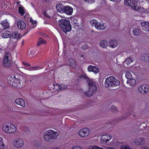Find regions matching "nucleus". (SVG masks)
Listing matches in <instances>:
<instances>
[{"label": "nucleus", "instance_id": "obj_28", "mask_svg": "<svg viewBox=\"0 0 149 149\" xmlns=\"http://www.w3.org/2000/svg\"><path fill=\"white\" fill-rule=\"evenodd\" d=\"M100 45L103 48H106L108 45L107 42L105 40L101 41L99 43Z\"/></svg>", "mask_w": 149, "mask_h": 149}, {"label": "nucleus", "instance_id": "obj_42", "mask_svg": "<svg viewBox=\"0 0 149 149\" xmlns=\"http://www.w3.org/2000/svg\"><path fill=\"white\" fill-rule=\"evenodd\" d=\"M30 22L32 23L34 26L33 27H36V22L35 21L33 20L31 18L30 19Z\"/></svg>", "mask_w": 149, "mask_h": 149}, {"label": "nucleus", "instance_id": "obj_22", "mask_svg": "<svg viewBox=\"0 0 149 149\" xmlns=\"http://www.w3.org/2000/svg\"><path fill=\"white\" fill-rule=\"evenodd\" d=\"M141 59L146 62H149V54L146 53L143 54L141 56Z\"/></svg>", "mask_w": 149, "mask_h": 149}, {"label": "nucleus", "instance_id": "obj_19", "mask_svg": "<svg viewBox=\"0 0 149 149\" xmlns=\"http://www.w3.org/2000/svg\"><path fill=\"white\" fill-rule=\"evenodd\" d=\"M142 29L145 31H149V23L148 22H144L141 24Z\"/></svg>", "mask_w": 149, "mask_h": 149}, {"label": "nucleus", "instance_id": "obj_13", "mask_svg": "<svg viewBox=\"0 0 149 149\" xmlns=\"http://www.w3.org/2000/svg\"><path fill=\"white\" fill-rule=\"evenodd\" d=\"M118 45L117 41L114 39L109 40L108 42V46L112 48L116 47Z\"/></svg>", "mask_w": 149, "mask_h": 149}, {"label": "nucleus", "instance_id": "obj_25", "mask_svg": "<svg viewBox=\"0 0 149 149\" xmlns=\"http://www.w3.org/2000/svg\"><path fill=\"white\" fill-rule=\"evenodd\" d=\"M47 41L42 38H39L37 42V45L39 46L42 44H45L47 43Z\"/></svg>", "mask_w": 149, "mask_h": 149}, {"label": "nucleus", "instance_id": "obj_61", "mask_svg": "<svg viewBox=\"0 0 149 149\" xmlns=\"http://www.w3.org/2000/svg\"><path fill=\"white\" fill-rule=\"evenodd\" d=\"M38 68V67H34L33 68Z\"/></svg>", "mask_w": 149, "mask_h": 149}, {"label": "nucleus", "instance_id": "obj_11", "mask_svg": "<svg viewBox=\"0 0 149 149\" xmlns=\"http://www.w3.org/2000/svg\"><path fill=\"white\" fill-rule=\"evenodd\" d=\"M15 81L13 84H15V85L13 84H12V86H13L15 87H20L21 86H22L21 87H22L23 86L24 83L25 82V81H22V80H21V81H20L19 79L16 78H15Z\"/></svg>", "mask_w": 149, "mask_h": 149}, {"label": "nucleus", "instance_id": "obj_20", "mask_svg": "<svg viewBox=\"0 0 149 149\" xmlns=\"http://www.w3.org/2000/svg\"><path fill=\"white\" fill-rule=\"evenodd\" d=\"M15 103L19 105L22 107H24L25 106L24 101L21 98L16 99L15 101Z\"/></svg>", "mask_w": 149, "mask_h": 149}, {"label": "nucleus", "instance_id": "obj_33", "mask_svg": "<svg viewBox=\"0 0 149 149\" xmlns=\"http://www.w3.org/2000/svg\"><path fill=\"white\" fill-rule=\"evenodd\" d=\"M133 61L132 58L129 57L126 59L125 62L128 65L132 63Z\"/></svg>", "mask_w": 149, "mask_h": 149}, {"label": "nucleus", "instance_id": "obj_7", "mask_svg": "<svg viewBox=\"0 0 149 149\" xmlns=\"http://www.w3.org/2000/svg\"><path fill=\"white\" fill-rule=\"evenodd\" d=\"M90 133V131L88 128H84L80 129L78 134L81 137L84 138L88 136Z\"/></svg>", "mask_w": 149, "mask_h": 149}, {"label": "nucleus", "instance_id": "obj_48", "mask_svg": "<svg viewBox=\"0 0 149 149\" xmlns=\"http://www.w3.org/2000/svg\"><path fill=\"white\" fill-rule=\"evenodd\" d=\"M90 23L91 24V26H93V20H91L90 21Z\"/></svg>", "mask_w": 149, "mask_h": 149}, {"label": "nucleus", "instance_id": "obj_43", "mask_svg": "<svg viewBox=\"0 0 149 149\" xmlns=\"http://www.w3.org/2000/svg\"><path fill=\"white\" fill-rule=\"evenodd\" d=\"M111 110L113 112H115L117 110V109L115 106H113L111 107Z\"/></svg>", "mask_w": 149, "mask_h": 149}, {"label": "nucleus", "instance_id": "obj_23", "mask_svg": "<svg viewBox=\"0 0 149 149\" xmlns=\"http://www.w3.org/2000/svg\"><path fill=\"white\" fill-rule=\"evenodd\" d=\"M127 83L129 86H133L136 84V80L132 78L129 79L127 81Z\"/></svg>", "mask_w": 149, "mask_h": 149}, {"label": "nucleus", "instance_id": "obj_47", "mask_svg": "<svg viewBox=\"0 0 149 149\" xmlns=\"http://www.w3.org/2000/svg\"><path fill=\"white\" fill-rule=\"evenodd\" d=\"M97 89V86L94 85V91H96Z\"/></svg>", "mask_w": 149, "mask_h": 149}, {"label": "nucleus", "instance_id": "obj_4", "mask_svg": "<svg viewBox=\"0 0 149 149\" xmlns=\"http://www.w3.org/2000/svg\"><path fill=\"white\" fill-rule=\"evenodd\" d=\"M59 26L65 32L69 31L71 29L69 21L65 19H62L58 21Z\"/></svg>", "mask_w": 149, "mask_h": 149}, {"label": "nucleus", "instance_id": "obj_21", "mask_svg": "<svg viewBox=\"0 0 149 149\" xmlns=\"http://www.w3.org/2000/svg\"><path fill=\"white\" fill-rule=\"evenodd\" d=\"M56 8L58 12L63 13V6L61 4H58L56 5Z\"/></svg>", "mask_w": 149, "mask_h": 149}, {"label": "nucleus", "instance_id": "obj_1", "mask_svg": "<svg viewBox=\"0 0 149 149\" xmlns=\"http://www.w3.org/2000/svg\"><path fill=\"white\" fill-rule=\"evenodd\" d=\"M104 86L106 88L118 86L120 84L119 81L113 76L107 77L106 79Z\"/></svg>", "mask_w": 149, "mask_h": 149}, {"label": "nucleus", "instance_id": "obj_24", "mask_svg": "<svg viewBox=\"0 0 149 149\" xmlns=\"http://www.w3.org/2000/svg\"><path fill=\"white\" fill-rule=\"evenodd\" d=\"M1 24L3 26L4 29L8 28L9 26V23L6 20L2 21L1 22Z\"/></svg>", "mask_w": 149, "mask_h": 149}, {"label": "nucleus", "instance_id": "obj_29", "mask_svg": "<svg viewBox=\"0 0 149 149\" xmlns=\"http://www.w3.org/2000/svg\"><path fill=\"white\" fill-rule=\"evenodd\" d=\"M68 62L70 65L72 67H75L76 66V63L74 60L73 59H69Z\"/></svg>", "mask_w": 149, "mask_h": 149}, {"label": "nucleus", "instance_id": "obj_53", "mask_svg": "<svg viewBox=\"0 0 149 149\" xmlns=\"http://www.w3.org/2000/svg\"><path fill=\"white\" fill-rule=\"evenodd\" d=\"M51 0H45V2L46 3H48Z\"/></svg>", "mask_w": 149, "mask_h": 149}, {"label": "nucleus", "instance_id": "obj_35", "mask_svg": "<svg viewBox=\"0 0 149 149\" xmlns=\"http://www.w3.org/2000/svg\"><path fill=\"white\" fill-rule=\"evenodd\" d=\"M124 5L127 6H130L132 1L131 0H124Z\"/></svg>", "mask_w": 149, "mask_h": 149}, {"label": "nucleus", "instance_id": "obj_15", "mask_svg": "<svg viewBox=\"0 0 149 149\" xmlns=\"http://www.w3.org/2000/svg\"><path fill=\"white\" fill-rule=\"evenodd\" d=\"M68 86L66 85L63 84H58L54 85V88L53 89L54 91H58L61 90H63L67 88Z\"/></svg>", "mask_w": 149, "mask_h": 149}, {"label": "nucleus", "instance_id": "obj_9", "mask_svg": "<svg viewBox=\"0 0 149 149\" xmlns=\"http://www.w3.org/2000/svg\"><path fill=\"white\" fill-rule=\"evenodd\" d=\"M138 90L140 93L146 94L149 92V86L146 84L140 86L138 87Z\"/></svg>", "mask_w": 149, "mask_h": 149}, {"label": "nucleus", "instance_id": "obj_14", "mask_svg": "<svg viewBox=\"0 0 149 149\" xmlns=\"http://www.w3.org/2000/svg\"><path fill=\"white\" fill-rule=\"evenodd\" d=\"M17 26L18 29L22 30L26 27V24L23 21L19 20L17 22Z\"/></svg>", "mask_w": 149, "mask_h": 149}, {"label": "nucleus", "instance_id": "obj_17", "mask_svg": "<svg viewBox=\"0 0 149 149\" xmlns=\"http://www.w3.org/2000/svg\"><path fill=\"white\" fill-rule=\"evenodd\" d=\"M139 3L135 0H132L130 6L132 8L135 10H138L140 8Z\"/></svg>", "mask_w": 149, "mask_h": 149}, {"label": "nucleus", "instance_id": "obj_62", "mask_svg": "<svg viewBox=\"0 0 149 149\" xmlns=\"http://www.w3.org/2000/svg\"><path fill=\"white\" fill-rule=\"evenodd\" d=\"M41 68H38V69H41Z\"/></svg>", "mask_w": 149, "mask_h": 149}, {"label": "nucleus", "instance_id": "obj_32", "mask_svg": "<svg viewBox=\"0 0 149 149\" xmlns=\"http://www.w3.org/2000/svg\"><path fill=\"white\" fill-rule=\"evenodd\" d=\"M80 78L81 79H85L87 80L88 84L89 81L90 80H92L93 82V79H90L86 74H85V75H82L81 76Z\"/></svg>", "mask_w": 149, "mask_h": 149}, {"label": "nucleus", "instance_id": "obj_40", "mask_svg": "<svg viewBox=\"0 0 149 149\" xmlns=\"http://www.w3.org/2000/svg\"><path fill=\"white\" fill-rule=\"evenodd\" d=\"M120 149H131L130 146L127 145H123L120 147Z\"/></svg>", "mask_w": 149, "mask_h": 149}, {"label": "nucleus", "instance_id": "obj_26", "mask_svg": "<svg viewBox=\"0 0 149 149\" xmlns=\"http://www.w3.org/2000/svg\"><path fill=\"white\" fill-rule=\"evenodd\" d=\"M133 33L135 36H138L141 34V31L138 27H137L134 29Z\"/></svg>", "mask_w": 149, "mask_h": 149}, {"label": "nucleus", "instance_id": "obj_59", "mask_svg": "<svg viewBox=\"0 0 149 149\" xmlns=\"http://www.w3.org/2000/svg\"><path fill=\"white\" fill-rule=\"evenodd\" d=\"M2 51V49L0 48V53Z\"/></svg>", "mask_w": 149, "mask_h": 149}, {"label": "nucleus", "instance_id": "obj_39", "mask_svg": "<svg viewBox=\"0 0 149 149\" xmlns=\"http://www.w3.org/2000/svg\"><path fill=\"white\" fill-rule=\"evenodd\" d=\"M88 72H93V66L92 65H90L88 67Z\"/></svg>", "mask_w": 149, "mask_h": 149}, {"label": "nucleus", "instance_id": "obj_60", "mask_svg": "<svg viewBox=\"0 0 149 149\" xmlns=\"http://www.w3.org/2000/svg\"><path fill=\"white\" fill-rule=\"evenodd\" d=\"M12 38V39L14 40V39H15L16 38Z\"/></svg>", "mask_w": 149, "mask_h": 149}, {"label": "nucleus", "instance_id": "obj_6", "mask_svg": "<svg viewBox=\"0 0 149 149\" xmlns=\"http://www.w3.org/2000/svg\"><path fill=\"white\" fill-rule=\"evenodd\" d=\"M95 24V28L98 30H104L107 27V23L102 21L97 22L96 20L94 19V24Z\"/></svg>", "mask_w": 149, "mask_h": 149}, {"label": "nucleus", "instance_id": "obj_38", "mask_svg": "<svg viewBox=\"0 0 149 149\" xmlns=\"http://www.w3.org/2000/svg\"><path fill=\"white\" fill-rule=\"evenodd\" d=\"M37 80V77L36 76H33L31 77L30 81L32 82H34L36 81Z\"/></svg>", "mask_w": 149, "mask_h": 149}, {"label": "nucleus", "instance_id": "obj_45", "mask_svg": "<svg viewBox=\"0 0 149 149\" xmlns=\"http://www.w3.org/2000/svg\"><path fill=\"white\" fill-rule=\"evenodd\" d=\"M85 1L87 2L88 3L91 4L93 3V0H85Z\"/></svg>", "mask_w": 149, "mask_h": 149}, {"label": "nucleus", "instance_id": "obj_56", "mask_svg": "<svg viewBox=\"0 0 149 149\" xmlns=\"http://www.w3.org/2000/svg\"><path fill=\"white\" fill-rule=\"evenodd\" d=\"M42 36L44 37H47L46 36V35H45V34H43Z\"/></svg>", "mask_w": 149, "mask_h": 149}, {"label": "nucleus", "instance_id": "obj_5", "mask_svg": "<svg viewBox=\"0 0 149 149\" xmlns=\"http://www.w3.org/2000/svg\"><path fill=\"white\" fill-rule=\"evenodd\" d=\"M10 54L9 53H6L3 59L2 65L5 68H9L11 66V62L10 59Z\"/></svg>", "mask_w": 149, "mask_h": 149}, {"label": "nucleus", "instance_id": "obj_63", "mask_svg": "<svg viewBox=\"0 0 149 149\" xmlns=\"http://www.w3.org/2000/svg\"><path fill=\"white\" fill-rule=\"evenodd\" d=\"M147 149H149L148 148Z\"/></svg>", "mask_w": 149, "mask_h": 149}, {"label": "nucleus", "instance_id": "obj_10", "mask_svg": "<svg viewBox=\"0 0 149 149\" xmlns=\"http://www.w3.org/2000/svg\"><path fill=\"white\" fill-rule=\"evenodd\" d=\"M93 82L92 80H90L89 82V90L87 92L86 94V95L90 97L93 95Z\"/></svg>", "mask_w": 149, "mask_h": 149}, {"label": "nucleus", "instance_id": "obj_41", "mask_svg": "<svg viewBox=\"0 0 149 149\" xmlns=\"http://www.w3.org/2000/svg\"><path fill=\"white\" fill-rule=\"evenodd\" d=\"M99 71L98 68L94 66V73L96 74Z\"/></svg>", "mask_w": 149, "mask_h": 149}, {"label": "nucleus", "instance_id": "obj_2", "mask_svg": "<svg viewBox=\"0 0 149 149\" xmlns=\"http://www.w3.org/2000/svg\"><path fill=\"white\" fill-rule=\"evenodd\" d=\"M58 135V132L52 130H49L45 132L44 137L46 141H49L56 139Z\"/></svg>", "mask_w": 149, "mask_h": 149}, {"label": "nucleus", "instance_id": "obj_57", "mask_svg": "<svg viewBox=\"0 0 149 149\" xmlns=\"http://www.w3.org/2000/svg\"><path fill=\"white\" fill-rule=\"evenodd\" d=\"M24 40H23L22 41V45H23V44H24Z\"/></svg>", "mask_w": 149, "mask_h": 149}, {"label": "nucleus", "instance_id": "obj_3", "mask_svg": "<svg viewBox=\"0 0 149 149\" xmlns=\"http://www.w3.org/2000/svg\"><path fill=\"white\" fill-rule=\"evenodd\" d=\"M2 129L3 131L6 133L13 134L16 131V127L13 124L5 123L2 125Z\"/></svg>", "mask_w": 149, "mask_h": 149}, {"label": "nucleus", "instance_id": "obj_16", "mask_svg": "<svg viewBox=\"0 0 149 149\" xmlns=\"http://www.w3.org/2000/svg\"><path fill=\"white\" fill-rule=\"evenodd\" d=\"M134 142L136 145H141L144 144L145 140L143 138H139V139H135L134 140Z\"/></svg>", "mask_w": 149, "mask_h": 149}, {"label": "nucleus", "instance_id": "obj_55", "mask_svg": "<svg viewBox=\"0 0 149 149\" xmlns=\"http://www.w3.org/2000/svg\"><path fill=\"white\" fill-rule=\"evenodd\" d=\"M52 149H61V148L58 147H56L55 148H53Z\"/></svg>", "mask_w": 149, "mask_h": 149}, {"label": "nucleus", "instance_id": "obj_49", "mask_svg": "<svg viewBox=\"0 0 149 149\" xmlns=\"http://www.w3.org/2000/svg\"><path fill=\"white\" fill-rule=\"evenodd\" d=\"M44 14L47 17H49V15L45 12L44 13Z\"/></svg>", "mask_w": 149, "mask_h": 149}, {"label": "nucleus", "instance_id": "obj_8", "mask_svg": "<svg viewBox=\"0 0 149 149\" xmlns=\"http://www.w3.org/2000/svg\"><path fill=\"white\" fill-rule=\"evenodd\" d=\"M24 141L21 138H17L15 139L13 142L14 146L17 148H20L22 147L24 145Z\"/></svg>", "mask_w": 149, "mask_h": 149}, {"label": "nucleus", "instance_id": "obj_58", "mask_svg": "<svg viewBox=\"0 0 149 149\" xmlns=\"http://www.w3.org/2000/svg\"><path fill=\"white\" fill-rule=\"evenodd\" d=\"M84 57V55H81V57H80V58H83Z\"/></svg>", "mask_w": 149, "mask_h": 149}, {"label": "nucleus", "instance_id": "obj_31", "mask_svg": "<svg viewBox=\"0 0 149 149\" xmlns=\"http://www.w3.org/2000/svg\"><path fill=\"white\" fill-rule=\"evenodd\" d=\"M21 37L20 34L17 31H15L11 34V37Z\"/></svg>", "mask_w": 149, "mask_h": 149}, {"label": "nucleus", "instance_id": "obj_36", "mask_svg": "<svg viewBox=\"0 0 149 149\" xmlns=\"http://www.w3.org/2000/svg\"><path fill=\"white\" fill-rule=\"evenodd\" d=\"M125 75L127 79H132V75L130 72H127L125 73Z\"/></svg>", "mask_w": 149, "mask_h": 149}, {"label": "nucleus", "instance_id": "obj_27", "mask_svg": "<svg viewBox=\"0 0 149 149\" xmlns=\"http://www.w3.org/2000/svg\"><path fill=\"white\" fill-rule=\"evenodd\" d=\"M18 12L21 15H23L26 13V10L22 6H20L19 7Z\"/></svg>", "mask_w": 149, "mask_h": 149}, {"label": "nucleus", "instance_id": "obj_54", "mask_svg": "<svg viewBox=\"0 0 149 149\" xmlns=\"http://www.w3.org/2000/svg\"><path fill=\"white\" fill-rule=\"evenodd\" d=\"M30 65L29 64L27 63L25 66H29Z\"/></svg>", "mask_w": 149, "mask_h": 149}, {"label": "nucleus", "instance_id": "obj_12", "mask_svg": "<svg viewBox=\"0 0 149 149\" xmlns=\"http://www.w3.org/2000/svg\"><path fill=\"white\" fill-rule=\"evenodd\" d=\"M73 9L69 6H66L64 7L63 13L68 15H71L72 13Z\"/></svg>", "mask_w": 149, "mask_h": 149}, {"label": "nucleus", "instance_id": "obj_44", "mask_svg": "<svg viewBox=\"0 0 149 149\" xmlns=\"http://www.w3.org/2000/svg\"><path fill=\"white\" fill-rule=\"evenodd\" d=\"M71 149H82V148L79 146H75L72 147Z\"/></svg>", "mask_w": 149, "mask_h": 149}, {"label": "nucleus", "instance_id": "obj_51", "mask_svg": "<svg viewBox=\"0 0 149 149\" xmlns=\"http://www.w3.org/2000/svg\"><path fill=\"white\" fill-rule=\"evenodd\" d=\"M22 63L23 65L25 66L27 63L25 62H23Z\"/></svg>", "mask_w": 149, "mask_h": 149}, {"label": "nucleus", "instance_id": "obj_50", "mask_svg": "<svg viewBox=\"0 0 149 149\" xmlns=\"http://www.w3.org/2000/svg\"><path fill=\"white\" fill-rule=\"evenodd\" d=\"M74 24L75 25V26L74 27V28L78 29L77 28L78 26H77V24Z\"/></svg>", "mask_w": 149, "mask_h": 149}, {"label": "nucleus", "instance_id": "obj_37", "mask_svg": "<svg viewBox=\"0 0 149 149\" xmlns=\"http://www.w3.org/2000/svg\"><path fill=\"white\" fill-rule=\"evenodd\" d=\"M35 49L33 48H31L29 49V51L28 52L29 55H31L34 54L35 53Z\"/></svg>", "mask_w": 149, "mask_h": 149}, {"label": "nucleus", "instance_id": "obj_34", "mask_svg": "<svg viewBox=\"0 0 149 149\" xmlns=\"http://www.w3.org/2000/svg\"><path fill=\"white\" fill-rule=\"evenodd\" d=\"M5 148V145L3 142V139L2 137L0 136V148L3 149Z\"/></svg>", "mask_w": 149, "mask_h": 149}, {"label": "nucleus", "instance_id": "obj_52", "mask_svg": "<svg viewBox=\"0 0 149 149\" xmlns=\"http://www.w3.org/2000/svg\"><path fill=\"white\" fill-rule=\"evenodd\" d=\"M87 149H93V146H90Z\"/></svg>", "mask_w": 149, "mask_h": 149}, {"label": "nucleus", "instance_id": "obj_46", "mask_svg": "<svg viewBox=\"0 0 149 149\" xmlns=\"http://www.w3.org/2000/svg\"><path fill=\"white\" fill-rule=\"evenodd\" d=\"M88 47L87 45H85L82 47V48L83 49H88Z\"/></svg>", "mask_w": 149, "mask_h": 149}, {"label": "nucleus", "instance_id": "obj_30", "mask_svg": "<svg viewBox=\"0 0 149 149\" xmlns=\"http://www.w3.org/2000/svg\"><path fill=\"white\" fill-rule=\"evenodd\" d=\"M15 77H10L8 78V83L10 86H12V85L13 84L15 85L14 84H13L15 81Z\"/></svg>", "mask_w": 149, "mask_h": 149}, {"label": "nucleus", "instance_id": "obj_18", "mask_svg": "<svg viewBox=\"0 0 149 149\" xmlns=\"http://www.w3.org/2000/svg\"><path fill=\"white\" fill-rule=\"evenodd\" d=\"M111 136L109 135H102L101 138V141L103 143L107 142L111 139Z\"/></svg>", "mask_w": 149, "mask_h": 149}]
</instances>
